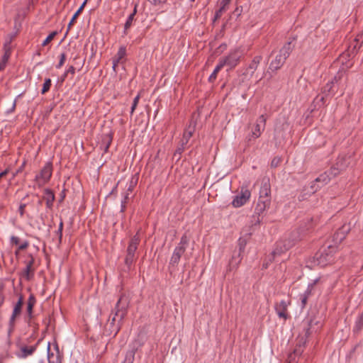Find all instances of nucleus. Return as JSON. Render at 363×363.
I'll list each match as a JSON object with an SVG mask.
<instances>
[{
  "label": "nucleus",
  "mask_w": 363,
  "mask_h": 363,
  "mask_svg": "<svg viewBox=\"0 0 363 363\" xmlns=\"http://www.w3.org/2000/svg\"><path fill=\"white\" fill-rule=\"evenodd\" d=\"M129 305V297L125 294H122L111 312L108 321L113 327L114 335H116L121 329L123 320L128 311Z\"/></svg>",
  "instance_id": "f257e3e1"
},
{
  "label": "nucleus",
  "mask_w": 363,
  "mask_h": 363,
  "mask_svg": "<svg viewBox=\"0 0 363 363\" xmlns=\"http://www.w3.org/2000/svg\"><path fill=\"white\" fill-rule=\"evenodd\" d=\"M294 47L295 45L292 43V41L286 43L280 49L279 54L277 55L275 58L270 62L269 70L274 72L280 69L294 49Z\"/></svg>",
  "instance_id": "f03ea898"
},
{
  "label": "nucleus",
  "mask_w": 363,
  "mask_h": 363,
  "mask_svg": "<svg viewBox=\"0 0 363 363\" xmlns=\"http://www.w3.org/2000/svg\"><path fill=\"white\" fill-rule=\"evenodd\" d=\"M337 245H328L326 248L320 250L315 255L318 265L325 267L328 264H332L334 260V254L337 252Z\"/></svg>",
  "instance_id": "7ed1b4c3"
},
{
  "label": "nucleus",
  "mask_w": 363,
  "mask_h": 363,
  "mask_svg": "<svg viewBox=\"0 0 363 363\" xmlns=\"http://www.w3.org/2000/svg\"><path fill=\"white\" fill-rule=\"evenodd\" d=\"M194 131L195 125H192L191 123L185 129L181 142L174 152V155H179L180 156L182 153L186 149L187 144L190 138L193 136Z\"/></svg>",
  "instance_id": "20e7f679"
},
{
  "label": "nucleus",
  "mask_w": 363,
  "mask_h": 363,
  "mask_svg": "<svg viewBox=\"0 0 363 363\" xmlns=\"http://www.w3.org/2000/svg\"><path fill=\"white\" fill-rule=\"evenodd\" d=\"M52 174V164L48 162L40 170V172L35 176V180L39 186H42L47 184Z\"/></svg>",
  "instance_id": "39448f33"
},
{
  "label": "nucleus",
  "mask_w": 363,
  "mask_h": 363,
  "mask_svg": "<svg viewBox=\"0 0 363 363\" xmlns=\"http://www.w3.org/2000/svg\"><path fill=\"white\" fill-rule=\"evenodd\" d=\"M266 122L267 118L265 116L264 114L259 116V117L256 121V123L252 128L251 133L247 137L248 141L255 140L260 137L262 133L265 129Z\"/></svg>",
  "instance_id": "423d86ee"
},
{
  "label": "nucleus",
  "mask_w": 363,
  "mask_h": 363,
  "mask_svg": "<svg viewBox=\"0 0 363 363\" xmlns=\"http://www.w3.org/2000/svg\"><path fill=\"white\" fill-rule=\"evenodd\" d=\"M29 259L26 261V268L21 273V276L23 277L26 281L31 280L35 274V269L33 267L35 263V259L31 254L28 255Z\"/></svg>",
  "instance_id": "0eeeda50"
},
{
  "label": "nucleus",
  "mask_w": 363,
  "mask_h": 363,
  "mask_svg": "<svg viewBox=\"0 0 363 363\" xmlns=\"http://www.w3.org/2000/svg\"><path fill=\"white\" fill-rule=\"evenodd\" d=\"M251 196L250 191L247 188H242L240 193L235 196L232 201V205L235 208H239L245 205L250 199Z\"/></svg>",
  "instance_id": "6e6552de"
},
{
  "label": "nucleus",
  "mask_w": 363,
  "mask_h": 363,
  "mask_svg": "<svg viewBox=\"0 0 363 363\" xmlns=\"http://www.w3.org/2000/svg\"><path fill=\"white\" fill-rule=\"evenodd\" d=\"M259 199L271 201V184L269 177H265L262 179Z\"/></svg>",
  "instance_id": "1a4fd4ad"
},
{
  "label": "nucleus",
  "mask_w": 363,
  "mask_h": 363,
  "mask_svg": "<svg viewBox=\"0 0 363 363\" xmlns=\"http://www.w3.org/2000/svg\"><path fill=\"white\" fill-rule=\"evenodd\" d=\"M23 305V297L22 296H20L18 301L16 302V303L14 306L13 313H12L11 316L9 320V326H10L9 333H11L13 329L16 318L18 316H19L21 313Z\"/></svg>",
  "instance_id": "9d476101"
},
{
  "label": "nucleus",
  "mask_w": 363,
  "mask_h": 363,
  "mask_svg": "<svg viewBox=\"0 0 363 363\" xmlns=\"http://www.w3.org/2000/svg\"><path fill=\"white\" fill-rule=\"evenodd\" d=\"M241 57V53L238 50L231 51L229 55L225 57H222L223 62H225V66L234 68L239 62Z\"/></svg>",
  "instance_id": "9b49d317"
},
{
  "label": "nucleus",
  "mask_w": 363,
  "mask_h": 363,
  "mask_svg": "<svg viewBox=\"0 0 363 363\" xmlns=\"http://www.w3.org/2000/svg\"><path fill=\"white\" fill-rule=\"evenodd\" d=\"M294 245V242H291L287 240H279L276 242V246L272 252V255L274 257L281 255L282 253L289 250Z\"/></svg>",
  "instance_id": "f8f14e48"
},
{
  "label": "nucleus",
  "mask_w": 363,
  "mask_h": 363,
  "mask_svg": "<svg viewBox=\"0 0 363 363\" xmlns=\"http://www.w3.org/2000/svg\"><path fill=\"white\" fill-rule=\"evenodd\" d=\"M290 303V301L286 302L284 300H281L280 302L275 303V311L279 318L286 320L289 318L287 308Z\"/></svg>",
  "instance_id": "ddd939ff"
},
{
  "label": "nucleus",
  "mask_w": 363,
  "mask_h": 363,
  "mask_svg": "<svg viewBox=\"0 0 363 363\" xmlns=\"http://www.w3.org/2000/svg\"><path fill=\"white\" fill-rule=\"evenodd\" d=\"M186 250L182 247H176L172 255L169 262V269H175L177 264H179L182 256L184 255Z\"/></svg>",
  "instance_id": "4468645a"
},
{
  "label": "nucleus",
  "mask_w": 363,
  "mask_h": 363,
  "mask_svg": "<svg viewBox=\"0 0 363 363\" xmlns=\"http://www.w3.org/2000/svg\"><path fill=\"white\" fill-rule=\"evenodd\" d=\"M245 249V245H240V248L238 251H235L233 254L231 259L229 261V265H228V270L231 271L233 269H236L238 265L240 264L241 260H242V255L241 254L244 251Z\"/></svg>",
  "instance_id": "2eb2a0df"
},
{
  "label": "nucleus",
  "mask_w": 363,
  "mask_h": 363,
  "mask_svg": "<svg viewBox=\"0 0 363 363\" xmlns=\"http://www.w3.org/2000/svg\"><path fill=\"white\" fill-rule=\"evenodd\" d=\"M342 73H337L334 78L328 82L323 88L322 93L325 96L334 95L335 91L333 89L334 84L337 83L341 79Z\"/></svg>",
  "instance_id": "dca6fc26"
},
{
  "label": "nucleus",
  "mask_w": 363,
  "mask_h": 363,
  "mask_svg": "<svg viewBox=\"0 0 363 363\" xmlns=\"http://www.w3.org/2000/svg\"><path fill=\"white\" fill-rule=\"evenodd\" d=\"M140 238L138 233H137L133 238H131L128 246L127 247L126 253L131 255H136L138 247L140 244Z\"/></svg>",
  "instance_id": "f3484780"
},
{
  "label": "nucleus",
  "mask_w": 363,
  "mask_h": 363,
  "mask_svg": "<svg viewBox=\"0 0 363 363\" xmlns=\"http://www.w3.org/2000/svg\"><path fill=\"white\" fill-rule=\"evenodd\" d=\"M339 173L337 168H332L329 172L321 174L315 180V183L322 182L323 184H327L330 180V175L336 176Z\"/></svg>",
  "instance_id": "a211bd4d"
},
{
  "label": "nucleus",
  "mask_w": 363,
  "mask_h": 363,
  "mask_svg": "<svg viewBox=\"0 0 363 363\" xmlns=\"http://www.w3.org/2000/svg\"><path fill=\"white\" fill-rule=\"evenodd\" d=\"M271 201L258 199V202L255 208V213L259 216L270 206Z\"/></svg>",
  "instance_id": "6ab92c4d"
},
{
  "label": "nucleus",
  "mask_w": 363,
  "mask_h": 363,
  "mask_svg": "<svg viewBox=\"0 0 363 363\" xmlns=\"http://www.w3.org/2000/svg\"><path fill=\"white\" fill-rule=\"evenodd\" d=\"M43 199L46 202V206L48 208H52L53 206V202L55 201V194L53 191L50 189H45L44 190V195Z\"/></svg>",
  "instance_id": "aec40b11"
},
{
  "label": "nucleus",
  "mask_w": 363,
  "mask_h": 363,
  "mask_svg": "<svg viewBox=\"0 0 363 363\" xmlns=\"http://www.w3.org/2000/svg\"><path fill=\"white\" fill-rule=\"evenodd\" d=\"M37 349V345L33 346L22 345L20 347L21 353L18 354L20 358H26L33 354Z\"/></svg>",
  "instance_id": "412c9836"
},
{
  "label": "nucleus",
  "mask_w": 363,
  "mask_h": 363,
  "mask_svg": "<svg viewBox=\"0 0 363 363\" xmlns=\"http://www.w3.org/2000/svg\"><path fill=\"white\" fill-rule=\"evenodd\" d=\"M4 54L0 61V69L3 68L9 60L11 55V47H9V43L4 44Z\"/></svg>",
  "instance_id": "4be33fe9"
},
{
  "label": "nucleus",
  "mask_w": 363,
  "mask_h": 363,
  "mask_svg": "<svg viewBox=\"0 0 363 363\" xmlns=\"http://www.w3.org/2000/svg\"><path fill=\"white\" fill-rule=\"evenodd\" d=\"M125 55H126L125 47L121 46L118 50V52L114 56L113 60H116V62H120V63L123 64L125 61Z\"/></svg>",
  "instance_id": "5701e85b"
},
{
  "label": "nucleus",
  "mask_w": 363,
  "mask_h": 363,
  "mask_svg": "<svg viewBox=\"0 0 363 363\" xmlns=\"http://www.w3.org/2000/svg\"><path fill=\"white\" fill-rule=\"evenodd\" d=\"M36 303V299L33 294H30L27 302V314L29 318V319L32 318L33 316V309Z\"/></svg>",
  "instance_id": "b1692460"
},
{
  "label": "nucleus",
  "mask_w": 363,
  "mask_h": 363,
  "mask_svg": "<svg viewBox=\"0 0 363 363\" xmlns=\"http://www.w3.org/2000/svg\"><path fill=\"white\" fill-rule=\"evenodd\" d=\"M262 60V57L261 55H257L254 57L251 62L250 63L247 69L251 71V75L254 74V72L257 70L260 62Z\"/></svg>",
  "instance_id": "393cba45"
},
{
  "label": "nucleus",
  "mask_w": 363,
  "mask_h": 363,
  "mask_svg": "<svg viewBox=\"0 0 363 363\" xmlns=\"http://www.w3.org/2000/svg\"><path fill=\"white\" fill-rule=\"evenodd\" d=\"M87 2V0H84V1L82 3L81 6L78 9V10L75 12V13L73 15L71 21H69L68 26H67V30L66 32V34L69 32L72 25L74 23L76 19L79 16V14L82 12Z\"/></svg>",
  "instance_id": "a878e982"
},
{
  "label": "nucleus",
  "mask_w": 363,
  "mask_h": 363,
  "mask_svg": "<svg viewBox=\"0 0 363 363\" xmlns=\"http://www.w3.org/2000/svg\"><path fill=\"white\" fill-rule=\"evenodd\" d=\"M137 350V347L133 346L132 348L126 352L125 359L123 363H133Z\"/></svg>",
  "instance_id": "bb28decb"
},
{
  "label": "nucleus",
  "mask_w": 363,
  "mask_h": 363,
  "mask_svg": "<svg viewBox=\"0 0 363 363\" xmlns=\"http://www.w3.org/2000/svg\"><path fill=\"white\" fill-rule=\"evenodd\" d=\"M363 329V310L362 313L357 317L353 327V333L359 334Z\"/></svg>",
  "instance_id": "cd10ccee"
},
{
  "label": "nucleus",
  "mask_w": 363,
  "mask_h": 363,
  "mask_svg": "<svg viewBox=\"0 0 363 363\" xmlns=\"http://www.w3.org/2000/svg\"><path fill=\"white\" fill-rule=\"evenodd\" d=\"M137 258L138 257L136 255L126 253L124 262L128 271L131 269V267L136 261Z\"/></svg>",
  "instance_id": "c85d7f7f"
},
{
  "label": "nucleus",
  "mask_w": 363,
  "mask_h": 363,
  "mask_svg": "<svg viewBox=\"0 0 363 363\" xmlns=\"http://www.w3.org/2000/svg\"><path fill=\"white\" fill-rule=\"evenodd\" d=\"M137 13V5H135L133 11L129 15L128 19L126 20V22L124 26V34H127V30L130 28L132 26L134 16H135Z\"/></svg>",
  "instance_id": "c756f323"
},
{
  "label": "nucleus",
  "mask_w": 363,
  "mask_h": 363,
  "mask_svg": "<svg viewBox=\"0 0 363 363\" xmlns=\"http://www.w3.org/2000/svg\"><path fill=\"white\" fill-rule=\"evenodd\" d=\"M48 363H62V358L60 354L55 355L53 353L50 352V344L48 347Z\"/></svg>",
  "instance_id": "7c9ffc66"
},
{
  "label": "nucleus",
  "mask_w": 363,
  "mask_h": 363,
  "mask_svg": "<svg viewBox=\"0 0 363 363\" xmlns=\"http://www.w3.org/2000/svg\"><path fill=\"white\" fill-rule=\"evenodd\" d=\"M345 238V236L338 230L333 235V240L336 244H340Z\"/></svg>",
  "instance_id": "2f4dec72"
},
{
  "label": "nucleus",
  "mask_w": 363,
  "mask_h": 363,
  "mask_svg": "<svg viewBox=\"0 0 363 363\" xmlns=\"http://www.w3.org/2000/svg\"><path fill=\"white\" fill-rule=\"evenodd\" d=\"M327 96H325V94L321 96H317L313 101V103L315 104V106L316 107L318 106L320 107V106H324L325 102V98Z\"/></svg>",
  "instance_id": "473e14b6"
},
{
  "label": "nucleus",
  "mask_w": 363,
  "mask_h": 363,
  "mask_svg": "<svg viewBox=\"0 0 363 363\" xmlns=\"http://www.w3.org/2000/svg\"><path fill=\"white\" fill-rule=\"evenodd\" d=\"M51 84V79L49 78L45 79L43 86V89L41 90V94H45L46 92H48L50 89Z\"/></svg>",
  "instance_id": "72a5a7b5"
},
{
  "label": "nucleus",
  "mask_w": 363,
  "mask_h": 363,
  "mask_svg": "<svg viewBox=\"0 0 363 363\" xmlns=\"http://www.w3.org/2000/svg\"><path fill=\"white\" fill-rule=\"evenodd\" d=\"M188 243H189V239H188L186 235L184 234L182 236L180 242L177 247H182L184 249V250H186Z\"/></svg>",
  "instance_id": "f704fd0d"
},
{
  "label": "nucleus",
  "mask_w": 363,
  "mask_h": 363,
  "mask_svg": "<svg viewBox=\"0 0 363 363\" xmlns=\"http://www.w3.org/2000/svg\"><path fill=\"white\" fill-rule=\"evenodd\" d=\"M57 35V31H52L43 42L42 46H46L47 45H48Z\"/></svg>",
  "instance_id": "c9c22d12"
},
{
  "label": "nucleus",
  "mask_w": 363,
  "mask_h": 363,
  "mask_svg": "<svg viewBox=\"0 0 363 363\" xmlns=\"http://www.w3.org/2000/svg\"><path fill=\"white\" fill-rule=\"evenodd\" d=\"M29 245V242L28 240H25L21 245H18L17 250L15 251L16 256H18L20 250H26Z\"/></svg>",
  "instance_id": "e433bc0d"
},
{
  "label": "nucleus",
  "mask_w": 363,
  "mask_h": 363,
  "mask_svg": "<svg viewBox=\"0 0 363 363\" xmlns=\"http://www.w3.org/2000/svg\"><path fill=\"white\" fill-rule=\"evenodd\" d=\"M232 0H221L220 9L226 11Z\"/></svg>",
  "instance_id": "4c0bfd02"
},
{
  "label": "nucleus",
  "mask_w": 363,
  "mask_h": 363,
  "mask_svg": "<svg viewBox=\"0 0 363 363\" xmlns=\"http://www.w3.org/2000/svg\"><path fill=\"white\" fill-rule=\"evenodd\" d=\"M4 284L3 283L0 282V308L4 304V300H5V296L4 294Z\"/></svg>",
  "instance_id": "58836bf2"
},
{
  "label": "nucleus",
  "mask_w": 363,
  "mask_h": 363,
  "mask_svg": "<svg viewBox=\"0 0 363 363\" xmlns=\"http://www.w3.org/2000/svg\"><path fill=\"white\" fill-rule=\"evenodd\" d=\"M66 60V54L65 52L61 53L60 55V61L59 63L56 65L57 69L61 68L63 65L65 64V62Z\"/></svg>",
  "instance_id": "ea45409f"
},
{
  "label": "nucleus",
  "mask_w": 363,
  "mask_h": 363,
  "mask_svg": "<svg viewBox=\"0 0 363 363\" xmlns=\"http://www.w3.org/2000/svg\"><path fill=\"white\" fill-rule=\"evenodd\" d=\"M339 231H341V233L346 237L347 234L350 230V226L349 224H344L341 228L338 229Z\"/></svg>",
  "instance_id": "a19ab883"
},
{
  "label": "nucleus",
  "mask_w": 363,
  "mask_h": 363,
  "mask_svg": "<svg viewBox=\"0 0 363 363\" xmlns=\"http://www.w3.org/2000/svg\"><path fill=\"white\" fill-rule=\"evenodd\" d=\"M339 231H341V233L346 237L347 234L350 230V226L349 224H344L341 228L338 229Z\"/></svg>",
  "instance_id": "79ce46f5"
},
{
  "label": "nucleus",
  "mask_w": 363,
  "mask_h": 363,
  "mask_svg": "<svg viewBox=\"0 0 363 363\" xmlns=\"http://www.w3.org/2000/svg\"><path fill=\"white\" fill-rule=\"evenodd\" d=\"M18 32H15L13 33L9 34L6 40V42L4 43H9V47H11V43L12 40L16 37Z\"/></svg>",
  "instance_id": "37998d69"
},
{
  "label": "nucleus",
  "mask_w": 363,
  "mask_h": 363,
  "mask_svg": "<svg viewBox=\"0 0 363 363\" xmlns=\"http://www.w3.org/2000/svg\"><path fill=\"white\" fill-rule=\"evenodd\" d=\"M225 62H223L222 59L220 58L219 59V62L218 63V65H216V67H215L214 69V71L215 72H217L218 73L220 71V69L224 67L225 66Z\"/></svg>",
  "instance_id": "c03bdc74"
},
{
  "label": "nucleus",
  "mask_w": 363,
  "mask_h": 363,
  "mask_svg": "<svg viewBox=\"0 0 363 363\" xmlns=\"http://www.w3.org/2000/svg\"><path fill=\"white\" fill-rule=\"evenodd\" d=\"M303 350L302 349V347L301 345L296 346V348L293 351V354H295L296 357H299L303 353Z\"/></svg>",
  "instance_id": "a18cd8bd"
},
{
  "label": "nucleus",
  "mask_w": 363,
  "mask_h": 363,
  "mask_svg": "<svg viewBox=\"0 0 363 363\" xmlns=\"http://www.w3.org/2000/svg\"><path fill=\"white\" fill-rule=\"evenodd\" d=\"M314 284H309L307 289L305 291V292L302 294L303 296H306L309 298V296L311 295L312 289L313 287Z\"/></svg>",
  "instance_id": "49530a36"
},
{
  "label": "nucleus",
  "mask_w": 363,
  "mask_h": 363,
  "mask_svg": "<svg viewBox=\"0 0 363 363\" xmlns=\"http://www.w3.org/2000/svg\"><path fill=\"white\" fill-rule=\"evenodd\" d=\"M11 243L15 245H19L20 244V238L17 236L12 235L11 237Z\"/></svg>",
  "instance_id": "de8ad7c7"
},
{
  "label": "nucleus",
  "mask_w": 363,
  "mask_h": 363,
  "mask_svg": "<svg viewBox=\"0 0 363 363\" xmlns=\"http://www.w3.org/2000/svg\"><path fill=\"white\" fill-rule=\"evenodd\" d=\"M296 357L294 354L290 353L287 359L288 363H296Z\"/></svg>",
  "instance_id": "09e8293b"
},
{
  "label": "nucleus",
  "mask_w": 363,
  "mask_h": 363,
  "mask_svg": "<svg viewBox=\"0 0 363 363\" xmlns=\"http://www.w3.org/2000/svg\"><path fill=\"white\" fill-rule=\"evenodd\" d=\"M224 12H225V11H223V10H221V9H219L218 10H217V11H216V13H215V16H214V18H213V21L215 22L216 21H217L218 19H219V18L222 16V15H223V13Z\"/></svg>",
  "instance_id": "8fccbe9b"
},
{
  "label": "nucleus",
  "mask_w": 363,
  "mask_h": 363,
  "mask_svg": "<svg viewBox=\"0 0 363 363\" xmlns=\"http://www.w3.org/2000/svg\"><path fill=\"white\" fill-rule=\"evenodd\" d=\"M217 74H218V72H215L213 70V72H212V74L209 76L208 77V82H211V83H213L215 82V80L217 78Z\"/></svg>",
  "instance_id": "3c124183"
},
{
  "label": "nucleus",
  "mask_w": 363,
  "mask_h": 363,
  "mask_svg": "<svg viewBox=\"0 0 363 363\" xmlns=\"http://www.w3.org/2000/svg\"><path fill=\"white\" fill-rule=\"evenodd\" d=\"M280 162H281L280 158L275 157L272 160L271 166L272 167H277L279 164Z\"/></svg>",
  "instance_id": "603ef678"
},
{
  "label": "nucleus",
  "mask_w": 363,
  "mask_h": 363,
  "mask_svg": "<svg viewBox=\"0 0 363 363\" xmlns=\"http://www.w3.org/2000/svg\"><path fill=\"white\" fill-rule=\"evenodd\" d=\"M26 207V204L25 203H21L19 206V208H18V212H19V214L21 217L23 216L24 215V212H25V208Z\"/></svg>",
  "instance_id": "864d4df0"
},
{
  "label": "nucleus",
  "mask_w": 363,
  "mask_h": 363,
  "mask_svg": "<svg viewBox=\"0 0 363 363\" xmlns=\"http://www.w3.org/2000/svg\"><path fill=\"white\" fill-rule=\"evenodd\" d=\"M308 297L303 296V295H300V299L301 301L302 308H304L308 302Z\"/></svg>",
  "instance_id": "5fc2aeb1"
},
{
  "label": "nucleus",
  "mask_w": 363,
  "mask_h": 363,
  "mask_svg": "<svg viewBox=\"0 0 363 363\" xmlns=\"http://www.w3.org/2000/svg\"><path fill=\"white\" fill-rule=\"evenodd\" d=\"M111 141H112L111 138L107 139V141L105 143V145H104V152H108L110 145L111 143Z\"/></svg>",
  "instance_id": "6e6d98bb"
},
{
  "label": "nucleus",
  "mask_w": 363,
  "mask_h": 363,
  "mask_svg": "<svg viewBox=\"0 0 363 363\" xmlns=\"http://www.w3.org/2000/svg\"><path fill=\"white\" fill-rule=\"evenodd\" d=\"M135 184H136V182H134L133 180H131L126 192L131 193L133 191Z\"/></svg>",
  "instance_id": "4d7b16f0"
},
{
  "label": "nucleus",
  "mask_w": 363,
  "mask_h": 363,
  "mask_svg": "<svg viewBox=\"0 0 363 363\" xmlns=\"http://www.w3.org/2000/svg\"><path fill=\"white\" fill-rule=\"evenodd\" d=\"M67 74H71L74 75L75 74V68L74 66H70L68 69L65 72Z\"/></svg>",
  "instance_id": "13d9d810"
},
{
  "label": "nucleus",
  "mask_w": 363,
  "mask_h": 363,
  "mask_svg": "<svg viewBox=\"0 0 363 363\" xmlns=\"http://www.w3.org/2000/svg\"><path fill=\"white\" fill-rule=\"evenodd\" d=\"M129 194L130 193L125 192V194L123 196V199L122 200V203H126L129 199Z\"/></svg>",
  "instance_id": "bf43d9fd"
},
{
  "label": "nucleus",
  "mask_w": 363,
  "mask_h": 363,
  "mask_svg": "<svg viewBox=\"0 0 363 363\" xmlns=\"http://www.w3.org/2000/svg\"><path fill=\"white\" fill-rule=\"evenodd\" d=\"M57 235L59 237V242H61L62 238V230L59 229L56 231Z\"/></svg>",
  "instance_id": "052dcab7"
},
{
  "label": "nucleus",
  "mask_w": 363,
  "mask_h": 363,
  "mask_svg": "<svg viewBox=\"0 0 363 363\" xmlns=\"http://www.w3.org/2000/svg\"><path fill=\"white\" fill-rule=\"evenodd\" d=\"M140 94H138L133 99V104L135 106H138L139 100H140Z\"/></svg>",
  "instance_id": "680f3d73"
},
{
  "label": "nucleus",
  "mask_w": 363,
  "mask_h": 363,
  "mask_svg": "<svg viewBox=\"0 0 363 363\" xmlns=\"http://www.w3.org/2000/svg\"><path fill=\"white\" fill-rule=\"evenodd\" d=\"M9 169H6L2 172H0V179L1 178H3L4 177L6 176L9 174Z\"/></svg>",
  "instance_id": "e2e57ef3"
},
{
  "label": "nucleus",
  "mask_w": 363,
  "mask_h": 363,
  "mask_svg": "<svg viewBox=\"0 0 363 363\" xmlns=\"http://www.w3.org/2000/svg\"><path fill=\"white\" fill-rule=\"evenodd\" d=\"M67 76H68V74H67L66 72H65V73L61 76V77H60V82H63L66 79V78L67 77Z\"/></svg>",
  "instance_id": "0e129e2a"
},
{
  "label": "nucleus",
  "mask_w": 363,
  "mask_h": 363,
  "mask_svg": "<svg viewBox=\"0 0 363 363\" xmlns=\"http://www.w3.org/2000/svg\"><path fill=\"white\" fill-rule=\"evenodd\" d=\"M65 198V190H63L61 194H60V202L64 200V199Z\"/></svg>",
  "instance_id": "69168bd1"
},
{
  "label": "nucleus",
  "mask_w": 363,
  "mask_h": 363,
  "mask_svg": "<svg viewBox=\"0 0 363 363\" xmlns=\"http://www.w3.org/2000/svg\"><path fill=\"white\" fill-rule=\"evenodd\" d=\"M119 63H120V62H116V60H113V69L115 72H116V68L117 65H118Z\"/></svg>",
  "instance_id": "338daca9"
},
{
  "label": "nucleus",
  "mask_w": 363,
  "mask_h": 363,
  "mask_svg": "<svg viewBox=\"0 0 363 363\" xmlns=\"http://www.w3.org/2000/svg\"><path fill=\"white\" fill-rule=\"evenodd\" d=\"M125 211V203H121V212L124 213Z\"/></svg>",
  "instance_id": "774afa93"
}]
</instances>
